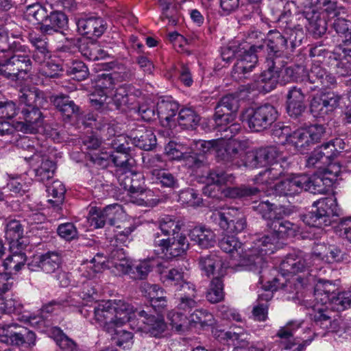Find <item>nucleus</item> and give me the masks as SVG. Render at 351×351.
<instances>
[{"label": "nucleus", "instance_id": "nucleus-1", "mask_svg": "<svg viewBox=\"0 0 351 351\" xmlns=\"http://www.w3.org/2000/svg\"><path fill=\"white\" fill-rule=\"evenodd\" d=\"M291 7L284 5L278 21L285 25V32L289 35L292 47H299L304 38V28L307 27L315 37H321L327 30L326 20L322 16L298 10L291 11Z\"/></svg>", "mask_w": 351, "mask_h": 351}, {"label": "nucleus", "instance_id": "nucleus-2", "mask_svg": "<svg viewBox=\"0 0 351 351\" xmlns=\"http://www.w3.org/2000/svg\"><path fill=\"white\" fill-rule=\"evenodd\" d=\"M321 180L317 177H310L305 173L291 174L276 183L274 186L275 193L279 196H294L302 191L316 194L322 190Z\"/></svg>", "mask_w": 351, "mask_h": 351}, {"label": "nucleus", "instance_id": "nucleus-3", "mask_svg": "<svg viewBox=\"0 0 351 351\" xmlns=\"http://www.w3.org/2000/svg\"><path fill=\"white\" fill-rule=\"evenodd\" d=\"M277 109L270 104L243 110L240 115L241 121L252 132H260L269 129L278 119Z\"/></svg>", "mask_w": 351, "mask_h": 351}, {"label": "nucleus", "instance_id": "nucleus-4", "mask_svg": "<svg viewBox=\"0 0 351 351\" xmlns=\"http://www.w3.org/2000/svg\"><path fill=\"white\" fill-rule=\"evenodd\" d=\"M312 206L311 211L302 216V221L311 227L322 228L330 226L339 216L338 206L332 197L320 199Z\"/></svg>", "mask_w": 351, "mask_h": 351}, {"label": "nucleus", "instance_id": "nucleus-5", "mask_svg": "<svg viewBox=\"0 0 351 351\" xmlns=\"http://www.w3.org/2000/svg\"><path fill=\"white\" fill-rule=\"evenodd\" d=\"M36 335L29 328L18 324L0 326V341L16 348H32L35 346Z\"/></svg>", "mask_w": 351, "mask_h": 351}, {"label": "nucleus", "instance_id": "nucleus-6", "mask_svg": "<svg viewBox=\"0 0 351 351\" xmlns=\"http://www.w3.org/2000/svg\"><path fill=\"white\" fill-rule=\"evenodd\" d=\"M319 74L317 71H313L308 81L290 87L285 96L286 101L306 102V97L311 93L322 88H329L335 84L336 80L324 81Z\"/></svg>", "mask_w": 351, "mask_h": 351}, {"label": "nucleus", "instance_id": "nucleus-7", "mask_svg": "<svg viewBox=\"0 0 351 351\" xmlns=\"http://www.w3.org/2000/svg\"><path fill=\"white\" fill-rule=\"evenodd\" d=\"M265 235L254 243V245L247 250L244 254V262L250 269L258 270L263 268L265 263V256L273 252L275 241L277 240L274 234Z\"/></svg>", "mask_w": 351, "mask_h": 351}, {"label": "nucleus", "instance_id": "nucleus-8", "mask_svg": "<svg viewBox=\"0 0 351 351\" xmlns=\"http://www.w3.org/2000/svg\"><path fill=\"white\" fill-rule=\"evenodd\" d=\"M263 45H265V49L262 51L266 52V60L278 62L285 53H293L298 47H292L291 43H289V36L287 37L277 29L269 31Z\"/></svg>", "mask_w": 351, "mask_h": 351}, {"label": "nucleus", "instance_id": "nucleus-9", "mask_svg": "<svg viewBox=\"0 0 351 351\" xmlns=\"http://www.w3.org/2000/svg\"><path fill=\"white\" fill-rule=\"evenodd\" d=\"M313 71H317L319 73V75H321L320 77L324 79V81L336 80L333 75L319 66L315 65L312 66L309 71H308L305 66L301 64H293L285 67L283 71L281 72V77H280L279 83L281 85L298 82L302 84V82L308 80L310 75Z\"/></svg>", "mask_w": 351, "mask_h": 351}, {"label": "nucleus", "instance_id": "nucleus-10", "mask_svg": "<svg viewBox=\"0 0 351 351\" xmlns=\"http://www.w3.org/2000/svg\"><path fill=\"white\" fill-rule=\"evenodd\" d=\"M341 97L332 92H321L314 95L309 102V112L315 119H324L339 106Z\"/></svg>", "mask_w": 351, "mask_h": 351}, {"label": "nucleus", "instance_id": "nucleus-11", "mask_svg": "<svg viewBox=\"0 0 351 351\" xmlns=\"http://www.w3.org/2000/svg\"><path fill=\"white\" fill-rule=\"evenodd\" d=\"M243 49L244 51L239 54L232 70V76L234 77H248L247 75L253 71L258 62V53L265 49V45L252 44L248 48Z\"/></svg>", "mask_w": 351, "mask_h": 351}, {"label": "nucleus", "instance_id": "nucleus-12", "mask_svg": "<svg viewBox=\"0 0 351 351\" xmlns=\"http://www.w3.org/2000/svg\"><path fill=\"white\" fill-rule=\"evenodd\" d=\"M49 101L60 113L64 121L77 119L83 114L81 106L67 94L51 95L49 97Z\"/></svg>", "mask_w": 351, "mask_h": 351}, {"label": "nucleus", "instance_id": "nucleus-13", "mask_svg": "<svg viewBox=\"0 0 351 351\" xmlns=\"http://www.w3.org/2000/svg\"><path fill=\"white\" fill-rule=\"evenodd\" d=\"M219 226L230 234H238L243 232L247 227L246 217L237 208H228L225 212H219Z\"/></svg>", "mask_w": 351, "mask_h": 351}, {"label": "nucleus", "instance_id": "nucleus-14", "mask_svg": "<svg viewBox=\"0 0 351 351\" xmlns=\"http://www.w3.org/2000/svg\"><path fill=\"white\" fill-rule=\"evenodd\" d=\"M243 154L244 152L239 142L236 141H227L220 138L215 156L218 162L226 165L240 166L239 159L243 157Z\"/></svg>", "mask_w": 351, "mask_h": 351}, {"label": "nucleus", "instance_id": "nucleus-15", "mask_svg": "<svg viewBox=\"0 0 351 351\" xmlns=\"http://www.w3.org/2000/svg\"><path fill=\"white\" fill-rule=\"evenodd\" d=\"M24 158L29 164L39 181L45 182L53 178L56 165L47 156L34 153L30 156H25Z\"/></svg>", "mask_w": 351, "mask_h": 351}, {"label": "nucleus", "instance_id": "nucleus-16", "mask_svg": "<svg viewBox=\"0 0 351 351\" xmlns=\"http://www.w3.org/2000/svg\"><path fill=\"white\" fill-rule=\"evenodd\" d=\"M138 330H143L150 333L155 337H161L162 333L166 330L167 325L164 319L160 316H155L145 310L137 312Z\"/></svg>", "mask_w": 351, "mask_h": 351}, {"label": "nucleus", "instance_id": "nucleus-17", "mask_svg": "<svg viewBox=\"0 0 351 351\" xmlns=\"http://www.w3.org/2000/svg\"><path fill=\"white\" fill-rule=\"evenodd\" d=\"M40 106H25L22 108L19 122L21 130L25 132L34 133L43 125L44 116L40 110Z\"/></svg>", "mask_w": 351, "mask_h": 351}, {"label": "nucleus", "instance_id": "nucleus-18", "mask_svg": "<svg viewBox=\"0 0 351 351\" xmlns=\"http://www.w3.org/2000/svg\"><path fill=\"white\" fill-rule=\"evenodd\" d=\"M95 319L108 332H111L117 326L116 316L113 309L112 301H103L94 309Z\"/></svg>", "mask_w": 351, "mask_h": 351}, {"label": "nucleus", "instance_id": "nucleus-19", "mask_svg": "<svg viewBox=\"0 0 351 351\" xmlns=\"http://www.w3.org/2000/svg\"><path fill=\"white\" fill-rule=\"evenodd\" d=\"M159 245L162 253L169 258H176L186 254L189 247V243L184 235H177L167 239L160 241Z\"/></svg>", "mask_w": 351, "mask_h": 351}, {"label": "nucleus", "instance_id": "nucleus-20", "mask_svg": "<svg viewBox=\"0 0 351 351\" xmlns=\"http://www.w3.org/2000/svg\"><path fill=\"white\" fill-rule=\"evenodd\" d=\"M119 206L109 205L102 210H95L90 218V226L95 228H103L106 223L110 226H117V219L121 215Z\"/></svg>", "mask_w": 351, "mask_h": 351}, {"label": "nucleus", "instance_id": "nucleus-21", "mask_svg": "<svg viewBox=\"0 0 351 351\" xmlns=\"http://www.w3.org/2000/svg\"><path fill=\"white\" fill-rule=\"evenodd\" d=\"M67 23L68 18L63 12L48 11L39 30L43 35H51L53 33L62 32V30L67 26Z\"/></svg>", "mask_w": 351, "mask_h": 351}, {"label": "nucleus", "instance_id": "nucleus-22", "mask_svg": "<svg viewBox=\"0 0 351 351\" xmlns=\"http://www.w3.org/2000/svg\"><path fill=\"white\" fill-rule=\"evenodd\" d=\"M76 24L78 32L90 39L99 37L106 29L104 21L100 17L80 18Z\"/></svg>", "mask_w": 351, "mask_h": 351}, {"label": "nucleus", "instance_id": "nucleus-23", "mask_svg": "<svg viewBox=\"0 0 351 351\" xmlns=\"http://www.w3.org/2000/svg\"><path fill=\"white\" fill-rule=\"evenodd\" d=\"M267 69L263 71L259 76L258 82L263 84V89L266 92L274 90L281 77L280 71L283 64L274 60H266Z\"/></svg>", "mask_w": 351, "mask_h": 351}, {"label": "nucleus", "instance_id": "nucleus-24", "mask_svg": "<svg viewBox=\"0 0 351 351\" xmlns=\"http://www.w3.org/2000/svg\"><path fill=\"white\" fill-rule=\"evenodd\" d=\"M269 234H274L277 239L293 237L298 232V226L280 217H274L266 223Z\"/></svg>", "mask_w": 351, "mask_h": 351}, {"label": "nucleus", "instance_id": "nucleus-25", "mask_svg": "<svg viewBox=\"0 0 351 351\" xmlns=\"http://www.w3.org/2000/svg\"><path fill=\"white\" fill-rule=\"evenodd\" d=\"M129 138L136 147L145 151L152 150L156 146V138L154 132L143 126L132 131Z\"/></svg>", "mask_w": 351, "mask_h": 351}, {"label": "nucleus", "instance_id": "nucleus-26", "mask_svg": "<svg viewBox=\"0 0 351 351\" xmlns=\"http://www.w3.org/2000/svg\"><path fill=\"white\" fill-rule=\"evenodd\" d=\"M119 181L123 188L131 194L143 193L145 189L144 176L141 173L132 172L131 170L121 173Z\"/></svg>", "mask_w": 351, "mask_h": 351}, {"label": "nucleus", "instance_id": "nucleus-27", "mask_svg": "<svg viewBox=\"0 0 351 351\" xmlns=\"http://www.w3.org/2000/svg\"><path fill=\"white\" fill-rule=\"evenodd\" d=\"M5 239L10 244V248L16 246L27 247L28 239L23 236V227L19 221L13 219L10 221L5 228Z\"/></svg>", "mask_w": 351, "mask_h": 351}, {"label": "nucleus", "instance_id": "nucleus-28", "mask_svg": "<svg viewBox=\"0 0 351 351\" xmlns=\"http://www.w3.org/2000/svg\"><path fill=\"white\" fill-rule=\"evenodd\" d=\"M189 237L193 243L201 249H208L216 243L215 234L210 229L204 226H196L189 231Z\"/></svg>", "mask_w": 351, "mask_h": 351}, {"label": "nucleus", "instance_id": "nucleus-29", "mask_svg": "<svg viewBox=\"0 0 351 351\" xmlns=\"http://www.w3.org/2000/svg\"><path fill=\"white\" fill-rule=\"evenodd\" d=\"M19 98L25 106H43L47 103L44 92L34 86L21 88Z\"/></svg>", "mask_w": 351, "mask_h": 351}, {"label": "nucleus", "instance_id": "nucleus-30", "mask_svg": "<svg viewBox=\"0 0 351 351\" xmlns=\"http://www.w3.org/2000/svg\"><path fill=\"white\" fill-rule=\"evenodd\" d=\"M135 101V95L129 93L125 86H120L117 88L112 98V102L115 108L121 112L136 109Z\"/></svg>", "mask_w": 351, "mask_h": 351}, {"label": "nucleus", "instance_id": "nucleus-31", "mask_svg": "<svg viewBox=\"0 0 351 351\" xmlns=\"http://www.w3.org/2000/svg\"><path fill=\"white\" fill-rule=\"evenodd\" d=\"M307 268L308 264L302 254H289L280 263V269L287 274H296Z\"/></svg>", "mask_w": 351, "mask_h": 351}, {"label": "nucleus", "instance_id": "nucleus-32", "mask_svg": "<svg viewBox=\"0 0 351 351\" xmlns=\"http://www.w3.org/2000/svg\"><path fill=\"white\" fill-rule=\"evenodd\" d=\"M177 104L162 101L157 106L158 118L165 127L171 128L175 125V116L178 111Z\"/></svg>", "mask_w": 351, "mask_h": 351}, {"label": "nucleus", "instance_id": "nucleus-33", "mask_svg": "<svg viewBox=\"0 0 351 351\" xmlns=\"http://www.w3.org/2000/svg\"><path fill=\"white\" fill-rule=\"evenodd\" d=\"M108 158H110L112 162L114 164V165L117 167L120 168V170H123V173H125L127 171L131 170L132 167V164L131 162L132 156L131 153L127 154H112L108 155L107 154H104V156L99 157L97 155H95V158L92 157L93 161L96 162H99V160H107Z\"/></svg>", "mask_w": 351, "mask_h": 351}, {"label": "nucleus", "instance_id": "nucleus-34", "mask_svg": "<svg viewBox=\"0 0 351 351\" xmlns=\"http://www.w3.org/2000/svg\"><path fill=\"white\" fill-rule=\"evenodd\" d=\"M178 123L185 130H195L201 121L200 116L192 108H185L180 110Z\"/></svg>", "mask_w": 351, "mask_h": 351}, {"label": "nucleus", "instance_id": "nucleus-35", "mask_svg": "<svg viewBox=\"0 0 351 351\" xmlns=\"http://www.w3.org/2000/svg\"><path fill=\"white\" fill-rule=\"evenodd\" d=\"M26 247L16 246L15 248H10L11 254L8 256L3 262V266L5 269H14L19 271L26 262V255L23 250Z\"/></svg>", "mask_w": 351, "mask_h": 351}, {"label": "nucleus", "instance_id": "nucleus-36", "mask_svg": "<svg viewBox=\"0 0 351 351\" xmlns=\"http://www.w3.org/2000/svg\"><path fill=\"white\" fill-rule=\"evenodd\" d=\"M199 264L201 269L206 272L207 276L214 274V271L216 268L219 269L218 276H221V271H223L224 276L226 275L221 258L215 253L201 256L199 259Z\"/></svg>", "mask_w": 351, "mask_h": 351}, {"label": "nucleus", "instance_id": "nucleus-37", "mask_svg": "<svg viewBox=\"0 0 351 351\" xmlns=\"http://www.w3.org/2000/svg\"><path fill=\"white\" fill-rule=\"evenodd\" d=\"M113 309L114 310L116 316L117 326H121L126 322H134L132 320V314L135 312L133 307L128 303L123 300H113L112 301ZM138 311H136L137 313Z\"/></svg>", "mask_w": 351, "mask_h": 351}, {"label": "nucleus", "instance_id": "nucleus-38", "mask_svg": "<svg viewBox=\"0 0 351 351\" xmlns=\"http://www.w3.org/2000/svg\"><path fill=\"white\" fill-rule=\"evenodd\" d=\"M29 41L35 47L32 53L33 60L38 63H45L47 58L50 57V52L48 49L47 43L41 37L29 36Z\"/></svg>", "mask_w": 351, "mask_h": 351}, {"label": "nucleus", "instance_id": "nucleus-39", "mask_svg": "<svg viewBox=\"0 0 351 351\" xmlns=\"http://www.w3.org/2000/svg\"><path fill=\"white\" fill-rule=\"evenodd\" d=\"M223 276L224 274L223 271H221V276L214 277L210 282L209 289L206 294V298L207 300L212 304L218 303L224 298Z\"/></svg>", "mask_w": 351, "mask_h": 351}, {"label": "nucleus", "instance_id": "nucleus-40", "mask_svg": "<svg viewBox=\"0 0 351 351\" xmlns=\"http://www.w3.org/2000/svg\"><path fill=\"white\" fill-rule=\"evenodd\" d=\"M219 247L225 252L229 254L237 253L243 261V264L246 265L244 262V254L247 250L243 248V245L233 236H225L219 242Z\"/></svg>", "mask_w": 351, "mask_h": 351}, {"label": "nucleus", "instance_id": "nucleus-41", "mask_svg": "<svg viewBox=\"0 0 351 351\" xmlns=\"http://www.w3.org/2000/svg\"><path fill=\"white\" fill-rule=\"evenodd\" d=\"M61 264V257L57 252H48L40 256L38 266L45 273L51 274L57 271Z\"/></svg>", "mask_w": 351, "mask_h": 351}, {"label": "nucleus", "instance_id": "nucleus-42", "mask_svg": "<svg viewBox=\"0 0 351 351\" xmlns=\"http://www.w3.org/2000/svg\"><path fill=\"white\" fill-rule=\"evenodd\" d=\"M214 110L215 112L213 115V120L215 122V125L217 127H221L234 122L237 116V114L232 110L223 107V105L219 101L215 106Z\"/></svg>", "mask_w": 351, "mask_h": 351}, {"label": "nucleus", "instance_id": "nucleus-43", "mask_svg": "<svg viewBox=\"0 0 351 351\" xmlns=\"http://www.w3.org/2000/svg\"><path fill=\"white\" fill-rule=\"evenodd\" d=\"M260 189L256 186L250 185H241L239 186L227 187V197L232 199H247L257 195Z\"/></svg>", "mask_w": 351, "mask_h": 351}, {"label": "nucleus", "instance_id": "nucleus-44", "mask_svg": "<svg viewBox=\"0 0 351 351\" xmlns=\"http://www.w3.org/2000/svg\"><path fill=\"white\" fill-rule=\"evenodd\" d=\"M48 193L52 196L53 199H49L48 202L58 210L60 209V205L63 203L64 199L65 188L62 183L58 180L54 181L50 186H47Z\"/></svg>", "mask_w": 351, "mask_h": 351}, {"label": "nucleus", "instance_id": "nucleus-45", "mask_svg": "<svg viewBox=\"0 0 351 351\" xmlns=\"http://www.w3.org/2000/svg\"><path fill=\"white\" fill-rule=\"evenodd\" d=\"M160 278L167 286L173 287L174 289L184 280L182 269L171 268L163 269Z\"/></svg>", "mask_w": 351, "mask_h": 351}, {"label": "nucleus", "instance_id": "nucleus-46", "mask_svg": "<svg viewBox=\"0 0 351 351\" xmlns=\"http://www.w3.org/2000/svg\"><path fill=\"white\" fill-rule=\"evenodd\" d=\"M300 152H303L312 145L309 134L306 130H297L291 133L289 143Z\"/></svg>", "mask_w": 351, "mask_h": 351}, {"label": "nucleus", "instance_id": "nucleus-47", "mask_svg": "<svg viewBox=\"0 0 351 351\" xmlns=\"http://www.w3.org/2000/svg\"><path fill=\"white\" fill-rule=\"evenodd\" d=\"M48 10L39 3H34L26 7L25 16L29 21H37L41 26L43 23Z\"/></svg>", "mask_w": 351, "mask_h": 351}, {"label": "nucleus", "instance_id": "nucleus-48", "mask_svg": "<svg viewBox=\"0 0 351 351\" xmlns=\"http://www.w3.org/2000/svg\"><path fill=\"white\" fill-rule=\"evenodd\" d=\"M190 317L192 328L199 326L204 329L214 324L213 315L206 310H196Z\"/></svg>", "mask_w": 351, "mask_h": 351}, {"label": "nucleus", "instance_id": "nucleus-49", "mask_svg": "<svg viewBox=\"0 0 351 351\" xmlns=\"http://www.w3.org/2000/svg\"><path fill=\"white\" fill-rule=\"evenodd\" d=\"M306 102H295L286 101V111L288 116L293 120L299 123L305 121L306 110Z\"/></svg>", "mask_w": 351, "mask_h": 351}, {"label": "nucleus", "instance_id": "nucleus-50", "mask_svg": "<svg viewBox=\"0 0 351 351\" xmlns=\"http://www.w3.org/2000/svg\"><path fill=\"white\" fill-rule=\"evenodd\" d=\"M0 75L11 81L16 82L21 78L19 71L12 60L11 56L4 59H1Z\"/></svg>", "mask_w": 351, "mask_h": 351}, {"label": "nucleus", "instance_id": "nucleus-51", "mask_svg": "<svg viewBox=\"0 0 351 351\" xmlns=\"http://www.w3.org/2000/svg\"><path fill=\"white\" fill-rule=\"evenodd\" d=\"M169 319L172 328H174L177 332H184L192 328L191 317L188 319L182 313L174 312L169 313Z\"/></svg>", "mask_w": 351, "mask_h": 351}, {"label": "nucleus", "instance_id": "nucleus-52", "mask_svg": "<svg viewBox=\"0 0 351 351\" xmlns=\"http://www.w3.org/2000/svg\"><path fill=\"white\" fill-rule=\"evenodd\" d=\"M332 28L341 37V41L346 45L351 44L350 23L342 18L337 17L332 23Z\"/></svg>", "mask_w": 351, "mask_h": 351}, {"label": "nucleus", "instance_id": "nucleus-53", "mask_svg": "<svg viewBox=\"0 0 351 351\" xmlns=\"http://www.w3.org/2000/svg\"><path fill=\"white\" fill-rule=\"evenodd\" d=\"M155 178L162 187L170 190H176L179 188V181L176 176L167 170L155 171Z\"/></svg>", "mask_w": 351, "mask_h": 351}, {"label": "nucleus", "instance_id": "nucleus-54", "mask_svg": "<svg viewBox=\"0 0 351 351\" xmlns=\"http://www.w3.org/2000/svg\"><path fill=\"white\" fill-rule=\"evenodd\" d=\"M331 168L332 167H328L320 174H313L310 176V177L318 178V179L321 180V184L323 185V189H322L319 192H316V194L325 193L328 191V187L331 186L336 180L339 171L333 172Z\"/></svg>", "mask_w": 351, "mask_h": 351}, {"label": "nucleus", "instance_id": "nucleus-55", "mask_svg": "<svg viewBox=\"0 0 351 351\" xmlns=\"http://www.w3.org/2000/svg\"><path fill=\"white\" fill-rule=\"evenodd\" d=\"M69 75L71 76L73 80L77 81H82L86 79L89 75L87 66L82 61H74L66 70Z\"/></svg>", "mask_w": 351, "mask_h": 351}, {"label": "nucleus", "instance_id": "nucleus-56", "mask_svg": "<svg viewBox=\"0 0 351 351\" xmlns=\"http://www.w3.org/2000/svg\"><path fill=\"white\" fill-rule=\"evenodd\" d=\"M107 86L105 87L96 88L91 94L90 103L93 107L97 110L103 111L108 108V103L106 102L107 97Z\"/></svg>", "mask_w": 351, "mask_h": 351}, {"label": "nucleus", "instance_id": "nucleus-57", "mask_svg": "<svg viewBox=\"0 0 351 351\" xmlns=\"http://www.w3.org/2000/svg\"><path fill=\"white\" fill-rule=\"evenodd\" d=\"M243 156V164L246 167L254 169L265 165L259 149L247 152Z\"/></svg>", "mask_w": 351, "mask_h": 351}, {"label": "nucleus", "instance_id": "nucleus-58", "mask_svg": "<svg viewBox=\"0 0 351 351\" xmlns=\"http://www.w3.org/2000/svg\"><path fill=\"white\" fill-rule=\"evenodd\" d=\"M136 111L145 121L150 122L154 121L158 117L157 106L154 104L142 103L136 106Z\"/></svg>", "mask_w": 351, "mask_h": 351}, {"label": "nucleus", "instance_id": "nucleus-59", "mask_svg": "<svg viewBox=\"0 0 351 351\" xmlns=\"http://www.w3.org/2000/svg\"><path fill=\"white\" fill-rule=\"evenodd\" d=\"M20 75H27L32 69V60L27 53H13L11 55Z\"/></svg>", "mask_w": 351, "mask_h": 351}, {"label": "nucleus", "instance_id": "nucleus-60", "mask_svg": "<svg viewBox=\"0 0 351 351\" xmlns=\"http://www.w3.org/2000/svg\"><path fill=\"white\" fill-rule=\"evenodd\" d=\"M287 8L296 6L298 10L311 12L315 15L322 16V14L314 5L313 0H293L285 2Z\"/></svg>", "mask_w": 351, "mask_h": 351}, {"label": "nucleus", "instance_id": "nucleus-61", "mask_svg": "<svg viewBox=\"0 0 351 351\" xmlns=\"http://www.w3.org/2000/svg\"><path fill=\"white\" fill-rule=\"evenodd\" d=\"M98 44L96 42L90 40H80L78 45L79 51L82 55L86 57L87 59L93 61H95L97 56L96 51H97Z\"/></svg>", "mask_w": 351, "mask_h": 351}, {"label": "nucleus", "instance_id": "nucleus-62", "mask_svg": "<svg viewBox=\"0 0 351 351\" xmlns=\"http://www.w3.org/2000/svg\"><path fill=\"white\" fill-rule=\"evenodd\" d=\"M18 108L15 102L9 99L0 100V119H11L17 114Z\"/></svg>", "mask_w": 351, "mask_h": 351}, {"label": "nucleus", "instance_id": "nucleus-63", "mask_svg": "<svg viewBox=\"0 0 351 351\" xmlns=\"http://www.w3.org/2000/svg\"><path fill=\"white\" fill-rule=\"evenodd\" d=\"M202 191L204 195L213 199L219 200L227 197L226 189H223L221 185L217 184H206Z\"/></svg>", "mask_w": 351, "mask_h": 351}, {"label": "nucleus", "instance_id": "nucleus-64", "mask_svg": "<svg viewBox=\"0 0 351 351\" xmlns=\"http://www.w3.org/2000/svg\"><path fill=\"white\" fill-rule=\"evenodd\" d=\"M327 127L324 124H313L306 130L312 145L319 143L326 134Z\"/></svg>", "mask_w": 351, "mask_h": 351}]
</instances>
